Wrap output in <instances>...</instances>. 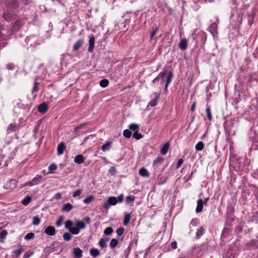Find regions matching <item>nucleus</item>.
I'll return each instance as SVG.
<instances>
[{"label": "nucleus", "mask_w": 258, "mask_h": 258, "mask_svg": "<svg viewBox=\"0 0 258 258\" xmlns=\"http://www.w3.org/2000/svg\"><path fill=\"white\" fill-rule=\"evenodd\" d=\"M6 6L11 8H17L19 7L18 0H6Z\"/></svg>", "instance_id": "obj_4"}, {"label": "nucleus", "mask_w": 258, "mask_h": 258, "mask_svg": "<svg viewBox=\"0 0 258 258\" xmlns=\"http://www.w3.org/2000/svg\"><path fill=\"white\" fill-rule=\"evenodd\" d=\"M183 160L181 159H179L177 161V163L176 164V169H178L181 165L183 164Z\"/></svg>", "instance_id": "obj_54"}, {"label": "nucleus", "mask_w": 258, "mask_h": 258, "mask_svg": "<svg viewBox=\"0 0 258 258\" xmlns=\"http://www.w3.org/2000/svg\"><path fill=\"white\" fill-rule=\"evenodd\" d=\"M246 245L249 249H255L258 248V239H252L246 243Z\"/></svg>", "instance_id": "obj_5"}, {"label": "nucleus", "mask_w": 258, "mask_h": 258, "mask_svg": "<svg viewBox=\"0 0 258 258\" xmlns=\"http://www.w3.org/2000/svg\"><path fill=\"white\" fill-rule=\"evenodd\" d=\"M206 114H207V117L208 118V119L210 121H211L212 120V114H211V112L210 107L209 106H208L206 108Z\"/></svg>", "instance_id": "obj_38"}, {"label": "nucleus", "mask_w": 258, "mask_h": 258, "mask_svg": "<svg viewBox=\"0 0 258 258\" xmlns=\"http://www.w3.org/2000/svg\"><path fill=\"white\" fill-rule=\"evenodd\" d=\"M139 173L141 176L144 177H149L150 176V174L148 171L144 167L139 170Z\"/></svg>", "instance_id": "obj_16"}, {"label": "nucleus", "mask_w": 258, "mask_h": 258, "mask_svg": "<svg viewBox=\"0 0 258 258\" xmlns=\"http://www.w3.org/2000/svg\"><path fill=\"white\" fill-rule=\"evenodd\" d=\"M6 68L9 70H13L14 69V65L13 63H9L7 65Z\"/></svg>", "instance_id": "obj_57"}, {"label": "nucleus", "mask_w": 258, "mask_h": 258, "mask_svg": "<svg viewBox=\"0 0 258 258\" xmlns=\"http://www.w3.org/2000/svg\"><path fill=\"white\" fill-rule=\"evenodd\" d=\"M45 233L49 236H53L55 234V229L52 226L47 227L44 230Z\"/></svg>", "instance_id": "obj_8"}, {"label": "nucleus", "mask_w": 258, "mask_h": 258, "mask_svg": "<svg viewBox=\"0 0 258 258\" xmlns=\"http://www.w3.org/2000/svg\"><path fill=\"white\" fill-rule=\"evenodd\" d=\"M204 205V202L202 199H200L197 201V206L196 207V211L199 213L202 211Z\"/></svg>", "instance_id": "obj_10"}, {"label": "nucleus", "mask_w": 258, "mask_h": 258, "mask_svg": "<svg viewBox=\"0 0 258 258\" xmlns=\"http://www.w3.org/2000/svg\"><path fill=\"white\" fill-rule=\"evenodd\" d=\"M173 76V75L172 73L171 72H170L169 74L167 76V77L166 78V83L165 84V90H167L169 84L171 82V80L172 79Z\"/></svg>", "instance_id": "obj_19"}, {"label": "nucleus", "mask_w": 258, "mask_h": 258, "mask_svg": "<svg viewBox=\"0 0 258 258\" xmlns=\"http://www.w3.org/2000/svg\"><path fill=\"white\" fill-rule=\"evenodd\" d=\"M84 125V124H82L81 125L77 126V127H76V128L75 129V131H77L80 130Z\"/></svg>", "instance_id": "obj_62"}, {"label": "nucleus", "mask_w": 258, "mask_h": 258, "mask_svg": "<svg viewBox=\"0 0 258 258\" xmlns=\"http://www.w3.org/2000/svg\"><path fill=\"white\" fill-rule=\"evenodd\" d=\"M94 199V197L93 196H89L83 200V202L86 204H88L91 203Z\"/></svg>", "instance_id": "obj_33"}, {"label": "nucleus", "mask_w": 258, "mask_h": 258, "mask_svg": "<svg viewBox=\"0 0 258 258\" xmlns=\"http://www.w3.org/2000/svg\"><path fill=\"white\" fill-rule=\"evenodd\" d=\"M63 220V216H60L58 220L56 221L55 224L57 227H60L62 225V222Z\"/></svg>", "instance_id": "obj_45"}, {"label": "nucleus", "mask_w": 258, "mask_h": 258, "mask_svg": "<svg viewBox=\"0 0 258 258\" xmlns=\"http://www.w3.org/2000/svg\"><path fill=\"white\" fill-rule=\"evenodd\" d=\"M237 124V121L235 119H231L228 124L229 126L230 130L232 129L234 127H235Z\"/></svg>", "instance_id": "obj_32"}, {"label": "nucleus", "mask_w": 258, "mask_h": 258, "mask_svg": "<svg viewBox=\"0 0 258 258\" xmlns=\"http://www.w3.org/2000/svg\"><path fill=\"white\" fill-rule=\"evenodd\" d=\"M40 223V219L38 216H35L33 218L32 223L33 225L37 226Z\"/></svg>", "instance_id": "obj_39"}, {"label": "nucleus", "mask_w": 258, "mask_h": 258, "mask_svg": "<svg viewBox=\"0 0 258 258\" xmlns=\"http://www.w3.org/2000/svg\"><path fill=\"white\" fill-rule=\"evenodd\" d=\"M90 253L93 257H96L100 254L99 251L97 248H91L90 250Z\"/></svg>", "instance_id": "obj_23"}, {"label": "nucleus", "mask_w": 258, "mask_h": 258, "mask_svg": "<svg viewBox=\"0 0 258 258\" xmlns=\"http://www.w3.org/2000/svg\"><path fill=\"white\" fill-rule=\"evenodd\" d=\"M164 161V158L162 157L158 156L157 157L156 159L154 161V164H158L162 163Z\"/></svg>", "instance_id": "obj_44"}, {"label": "nucleus", "mask_w": 258, "mask_h": 258, "mask_svg": "<svg viewBox=\"0 0 258 258\" xmlns=\"http://www.w3.org/2000/svg\"><path fill=\"white\" fill-rule=\"evenodd\" d=\"M34 233L32 232H30L27 233L25 236V239L26 240H30L33 239L34 237Z\"/></svg>", "instance_id": "obj_48"}, {"label": "nucleus", "mask_w": 258, "mask_h": 258, "mask_svg": "<svg viewBox=\"0 0 258 258\" xmlns=\"http://www.w3.org/2000/svg\"><path fill=\"white\" fill-rule=\"evenodd\" d=\"M205 230L203 227L198 228L196 231V238L200 239L205 233Z\"/></svg>", "instance_id": "obj_18"}, {"label": "nucleus", "mask_w": 258, "mask_h": 258, "mask_svg": "<svg viewBox=\"0 0 258 258\" xmlns=\"http://www.w3.org/2000/svg\"><path fill=\"white\" fill-rule=\"evenodd\" d=\"M124 231V229L123 228H118L116 230V233L118 236H121Z\"/></svg>", "instance_id": "obj_51"}, {"label": "nucleus", "mask_w": 258, "mask_h": 258, "mask_svg": "<svg viewBox=\"0 0 258 258\" xmlns=\"http://www.w3.org/2000/svg\"><path fill=\"white\" fill-rule=\"evenodd\" d=\"M198 222V219H194L191 221L190 224L191 225H192L193 226H196Z\"/></svg>", "instance_id": "obj_59"}, {"label": "nucleus", "mask_w": 258, "mask_h": 258, "mask_svg": "<svg viewBox=\"0 0 258 258\" xmlns=\"http://www.w3.org/2000/svg\"><path fill=\"white\" fill-rule=\"evenodd\" d=\"M111 142L108 141L106 142L105 144H104L101 147V149L103 151H105L106 150H108L110 149L111 145Z\"/></svg>", "instance_id": "obj_26"}, {"label": "nucleus", "mask_w": 258, "mask_h": 258, "mask_svg": "<svg viewBox=\"0 0 258 258\" xmlns=\"http://www.w3.org/2000/svg\"><path fill=\"white\" fill-rule=\"evenodd\" d=\"M106 241L107 240H105L103 238L100 239L98 244L102 248H105L107 246Z\"/></svg>", "instance_id": "obj_34"}, {"label": "nucleus", "mask_w": 258, "mask_h": 258, "mask_svg": "<svg viewBox=\"0 0 258 258\" xmlns=\"http://www.w3.org/2000/svg\"><path fill=\"white\" fill-rule=\"evenodd\" d=\"M19 126L15 123H11L8 126L7 130V133L10 134L12 132H16L19 130Z\"/></svg>", "instance_id": "obj_6"}, {"label": "nucleus", "mask_w": 258, "mask_h": 258, "mask_svg": "<svg viewBox=\"0 0 258 258\" xmlns=\"http://www.w3.org/2000/svg\"><path fill=\"white\" fill-rule=\"evenodd\" d=\"M169 143L167 142V143H165L163 145V146L162 147V148L161 149L160 152H161V154H162L163 155H165L167 153V152L169 149Z\"/></svg>", "instance_id": "obj_21"}, {"label": "nucleus", "mask_w": 258, "mask_h": 258, "mask_svg": "<svg viewBox=\"0 0 258 258\" xmlns=\"http://www.w3.org/2000/svg\"><path fill=\"white\" fill-rule=\"evenodd\" d=\"M117 203L116 198L114 197H109L107 201L105 202L103 205L105 209H108L111 206L115 205Z\"/></svg>", "instance_id": "obj_2"}, {"label": "nucleus", "mask_w": 258, "mask_h": 258, "mask_svg": "<svg viewBox=\"0 0 258 258\" xmlns=\"http://www.w3.org/2000/svg\"><path fill=\"white\" fill-rule=\"evenodd\" d=\"M133 138L136 139V140H140L143 137V136L141 134L138 133L137 132H135L133 134Z\"/></svg>", "instance_id": "obj_50"}, {"label": "nucleus", "mask_w": 258, "mask_h": 258, "mask_svg": "<svg viewBox=\"0 0 258 258\" xmlns=\"http://www.w3.org/2000/svg\"><path fill=\"white\" fill-rule=\"evenodd\" d=\"M131 214H127L124 217L123 225L126 226L128 224L131 220Z\"/></svg>", "instance_id": "obj_29"}, {"label": "nucleus", "mask_w": 258, "mask_h": 258, "mask_svg": "<svg viewBox=\"0 0 258 258\" xmlns=\"http://www.w3.org/2000/svg\"><path fill=\"white\" fill-rule=\"evenodd\" d=\"M135 200V197L132 196H128L126 197L125 202L126 204H129L131 203H133Z\"/></svg>", "instance_id": "obj_37"}, {"label": "nucleus", "mask_w": 258, "mask_h": 258, "mask_svg": "<svg viewBox=\"0 0 258 258\" xmlns=\"http://www.w3.org/2000/svg\"><path fill=\"white\" fill-rule=\"evenodd\" d=\"M63 238L64 240H67V241H70L72 238V236L71 235V234L68 232H66L63 234Z\"/></svg>", "instance_id": "obj_43"}, {"label": "nucleus", "mask_w": 258, "mask_h": 258, "mask_svg": "<svg viewBox=\"0 0 258 258\" xmlns=\"http://www.w3.org/2000/svg\"><path fill=\"white\" fill-rule=\"evenodd\" d=\"M84 125V124H82L81 125L77 126V127H76V128L75 129V131H77L80 130Z\"/></svg>", "instance_id": "obj_63"}, {"label": "nucleus", "mask_w": 258, "mask_h": 258, "mask_svg": "<svg viewBox=\"0 0 258 258\" xmlns=\"http://www.w3.org/2000/svg\"><path fill=\"white\" fill-rule=\"evenodd\" d=\"M118 244V241L116 239H112L110 242L109 245L111 248H115Z\"/></svg>", "instance_id": "obj_36"}, {"label": "nucleus", "mask_w": 258, "mask_h": 258, "mask_svg": "<svg viewBox=\"0 0 258 258\" xmlns=\"http://www.w3.org/2000/svg\"><path fill=\"white\" fill-rule=\"evenodd\" d=\"M113 232V229L110 227L106 228L104 231V234L106 235H110Z\"/></svg>", "instance_id": "obj_42"}, {"label": "nucleus", "mask_w": 258, "mask_h": 258, "mask_svg": "<svg viewBox=\"0 0 258 258\" xmlns=\"http://www.w3.org/2000/svg\"><path fill=\"white\" fill-rule=\"evenodd\" d=\"M85 161V158L82 154H79L75 157L74 162L80 164Z\"/></svg>", "instance_id": "obj_12"}, {"label": "nucleus", "mask_w": 258, "mask_h": 258, "mask_svg": "<svg viewBox=\"0 0 258 258\" xmlns=\"http://www.w3.org/2000/svg\"><path fill=\"white\" fill-rule=\"evenodd\" d=\"M57 168V166L56 164L52 163L48 167V170L51 173H52L53 171L55 170Z\"/></svg>", "instance_id": "obj_47"}, {"label": "nucleus", "mask_w": 258, "mask_h": 258, "mask_svg": "<svg viewBox=\"0 0 258 258\" xmlns=\"http://www.w3.org/2000/svg\"><path fill=\"white\" fill-rule=\"evenodd\" d=\"M89 42V46L88 48V51L89 52H92L94 48V44H95V38L93 36L90 38Z\"/></svg>", "instance_id": "obj_17"}, {"label": "nucleus", "mask_w": 258, "mask_h": 258, "mask_svg": "<svg viewBox=\"0 0 258 258\" xmlns=\"http://www.w3.org/2000/svg\"><path fill=\"white\" fill-rule=\"evenodd\" d=\"M109 81L107 79H102L100 81L99 84L101 87L105 88L108 85Z\"/></svg>", "instance_id": "obj_31"}, {"label": "nucleus", "mask_w": 258, "mask_h": 258, "mask_svg": "<svg viewBox=\"0 0 258 258\" xmlns=\"http://www.w3.org/2000/svg\"><path fill=\"white\" fill-rule=\"evenodd\" d=\"M167 72V70H165L163 72H161L159 75L152 81V83H155L156 81L161 80L160 87H163V83L164 82L163 77L166 74Z\"/></svg>", "instance_id": "obj_3"}, {"label": "nucleus", "mask_w": 258, "mask_h": 258, "mask_svg": "<svg viewBox=\"0 0 258 258\" xmlns=\"http://www.w3.org/2000/svg\"><path fill=\"white\" fill-rule=\"evenodd\" d=\"M81 192H82V189H79L73 192V197H78L81 194Z\"/></svg>", "instance_id": "obj_52"}, {"label": "nucleus", "mask_w": 258, "mask_h": 258, "mask_svg": "<svg viewBox=\"0 0 258 258\" xmlns=\"http://www.w3.org/2000/svg\"><path fill=\"white\" fill-rule=\"evenodd\" d=\"M123 135L126 138H129L132 136V132L131 131L126 129L123 131Z\"/></svg>", "instance_id": "obj_41"}, {"label": "nucleus", "mask_w": 258, "mask_h": 258, "mask_svg": "<svg viewBox=\"0 0 258 258\" xmlns=\"http://www.w3.org/2000/svg\"><path fill=\"white\" fill-rule=\"evenodd\" d=\"M179 47L182 50H185L187 47V41L186 39H181L179 43Z\"/></svg>", "instance_id": "obj_13"}, {"label": "nucleus", "mask_w": 258, "mask_h": 258, "mask_svg": "<svg viewBox=\"0 0 258 258\" xmlns=\"http://www.w3.org/2000/svg\"><path fill=\"white\" fill-rule=\"evenodd\" d=\"M61 198V194L59 192L56 193L54 197V199L55 200L60 199Z\"/></svg>", "instance_id": "obj_58"}, {"label": "nucleus", "mask_w": 258, "mask_h": 258, "mask_svg": "<svg viewBox=\"0 0 258 258\" xmlns=\"http://www.w3.org/2000/svg\"><path fill=\"white\" fill-rule=\"evenodd\" d=\"M204 148V144L203 142H201V141L198 142L196 144V147H195L196 150L198 151L203 150Z\"/></svg>", "instance_id": "obj_28"}, {"label": "nucleus", "mask_w": 258, "mask_h": 258, "mask_svg": "<svg viewBox=\"0 0 258 258\" xmlns=\"http://www.w3.org/2000/svg\"><path fill=\"white\" fill-rule=\"evenodd\" d=\"M31 201V198L30 196H27L22 201V204L24 206H27Z\"/></svg>", "instance_id": "obj_30"}, {"label": "nucleus", "mask_w": 258, "mask_h": 258, "mask_svg": "<svg viewBox=\"0 0 258 258\" xmlns=\"http://www.w3.org/2000/svg\"><path fill=\"white\" fill-rule=\"evenodd\" d=\"M73 208L72 205L70 203L65 204L63 205L62 211L64 212H68L70 211Z\"/></svg>", "instance_id": "obj_24"}, {"label": "nucleus", "mask_w": 258, "mask_h": 258, "mask_svg": "<svg viewBox=\"0 0 258 258\" xmlns=\"http://www.w3.org/2000/svg\"><path fill=\"white\" fill-rule=\"evenodd\" d=\"M90 222V218L86 217L84 219V221H77L75 223L73 221L68 220L66 221L64 225L66 228L72 234L77 235L80 233V230L85 229L86 228V226L85 223L89 224Z\"/></svg>", "instance_id": "obj_1"}, {"label": "nucleus", "mask_w": 258, "mask_h": 258, "mask_svg": "<svg viewBox=\"0 0 258 258\" xmlns=\"http://www.w3.org/2000/svg\"><path fill=\"white\" fill-rule=\"evenodd\" d=\"M22 26V23L20 21H17L15 22L14 26V29L15 30H18Z\"/></svg>", "instance_id": "obj_40"}, {"label": "nucleus", "mask_w": 258, "mask_h": 258, "mask_svg": "<svg viewBox=\"0 0 258 258\" xmlns=\"http://www.w3.org/2000/svg\"><path fill=\"white\" fill-rule=\"evenodd\" d=\"M128 127L131 130L136 131L139 130V125L137 123H132L129 125Z\"/></svg>", "instance_id": "obj_35"}, {"label": "nucleus", "mask_w": 258, "mask_h": 258, "mask_svg": "<svg viewBox=\"0 0 258 258\" xmlns=\"http://www.w3.org/2000/svg\"><path fill=\"white\" fill-rule=\"evenodd\" d=\"M209 31L213 36H215L217 34V24L216 23H213L209 27Z\"/></svg>", "instance_id": "obj_9"}, {"label": "nucleus", "mask_w": 258, "mask_h": 258, "mask_svg": "<svg viewBox=\"0 0 258 258\" xmlns=\"http://www.w3.org/2000/svg\"><path fill=\"white\" fill-rule=\"evenodd\" d=\"M116 172L115 168L114 167H111L109 169V172L113 174Z\"/></svg>", "instance_id": "obj_64"}, {"label": "nucleus", "mask_w": 258, "mask_h": 258, "mask_svg": "<svg viewBox=\"0 0 258 258\" xmlns=\"http://www.w3.org/2000/svg\"><path fill=\"white\" fill-rule=\"evenodd\" d=\"M34 185L33 182H32V181H28V182H26L25 184H24V186H32Z\"/></svg>", "instance_id": "obj_60"}, {"label": "nucleus", "mask_w": 258, "mask_h": 258, "mask_svg": "<svg viewBox=\"0 0 258 258\" xmlns=\"http://www.w3.org/2000/svg\"><path fill=\"white\" fill-rule=\"evenodd\" d=\"M17 181L16 179H12L6 184V186L10 189H14L17 186Z\"/></svg>", "instance_id": "obj_14"}, {"label": "nucleus", "mask_w": 258, "mask_h": 258, "mask_svg": "<svg viewBox=\"0 0 258 258\" xmlns=\"http://www.w3.org/2000/svg\"><path fill=\"white\" fill-rule=\"evenodd\" d=\"M42 177V176L40 175H37L35 177H34L32 180L34 184L36 185L39 184L40 182Z\"/></svg>", "instance_id": "obj_25"}, {"label": "nucleus", "mask_w": 258, "mask_h": 258, "mask_svg": "<svg viewBox=\"0 0 258 258\" xmlns=\"http://www.w3.org/2000/svg\"><path fill=\"white\" fill-rule=\"evenodd\" d=\"M66 146L64 143L61 142L60 144H59L57 148L58 155H62L64 151L66 149Z\"/></svg>", "instance_id": "obj_11"}, {"label": "nucleus", "mask_w": 258, "mask_h": 258, "mask_svg": "<svg viewBox=\"0 0 258 258\" xmlns=\"http://www.w3.org/2000/svg\"><path fill=\"white\" fill-rule=\"evenodd\" d=\"M171 247L175 249L177 248V242L176 241H173L171 243Z\"/></svg>", "instance_id": "obj_61"}, {"label": "nucleus", "mask_w": 258, "mask_h": 258, "mask_svg": "<svg viewBox=\"0 0 258 258\" xmlns=\"http://www.w3.org/2000/svg\"><path fill=\"white\" fill-rule=\"evenodd\" d=\"M8 234V232L6 230H3L0 232V239H4L6 238L7 235Z\"/></svg>", "instance_id": "obj_49"}, {"label": "nucleus", "mask_w": 258, "mask_h": 258, "mask_svg": "<svg viewBox=\"0 0 258 258\" xmlns=\"http://www.w3.org/2000/svg\"><path fill=\"white\" fill-rule=\"evenodd\" d=\"M83 43V40L80 39L75 42L73 46V50L75 51H77L81 46L82 45Z\"/></svg>", "instance_id": "obj_20"}, {"label": "nucleus", "mask_w": 258, "mask_h": 258, "mask_svg": "<svg viewBox=\"0 0 258 258\" xmlns=\"http://www.w3.org/2000/svg\"><path fill=\"white\" fill-rule=\"evenodd\" d=\"M117 199V203L118 202L119 203H121L123 201V199H124V197H123V195H119L117 198H116Z\"/></svg>", "instance_id": "obj_53"}, {"label": "nucleus", "mask_w": 258, "mask_h": 258, "mask_svg": "<svg viewBox=\"0 0 258 258\" xmlns=\"http://www.w3.org/2000/svg\"><path fill=\"white\" fill-rule=\"evenodd\" d=\"M39 90V83L36 82V79H35V82H34L33 87L32 89V93H34L38 91Z\"/></svg>", "instance_id": "obj_27"}, {"label": "nucleus", "mask_w": 258, "mask_h": 258, "mask_svg": "<svg viewBox=\"0 0 258 258\" xmlns=\"http://www.w3.org/2000/svg\"><path fill=\"white\" fill-rule=\"evenodd\" d=\"M23 251V248L22 246H20V247L17 249H16L14 253L16 254L17 257H19L22 253Z\"/></svg>", "instance_id": "obj_46"}, {"label": "nucleus", "mask_w": 258, "mask_h": 258, "mask_svg": "<svg viewBox=\"0 0 258 258\" xmlns=\"http://www.w3.org/2000/svg\"><path fill=\"white\" fill-rule=\"evenodd\" d=\"M167 181V178H164V177H162L161 178L159 181H158V183L159 184H164Z\"/></svg>", "instance_id": "obj_55"}, {"label": "nucleus", "mask_w": 258, "mask_h": 258, "mask_svg": "<svg viewBox=\"0 0 258 258\" xmlns=\"http://www.w3.org/2000/svg\"><path fill=\"white\" fill-rule=\"evenodd\" d=\"M48 110V106L46 103H42L38 106V110L40 113H45Z\"/></svg>", "instance_id": "obj_15"}, {"label": "nucleus", "mask_w": 258, "mask_h": 258, "mask_svg": "<svg viewBox=\"0 0 258 258\" xmlns=\"http://www.w3.org/2000/svg\"><path fill=\"white\" fill-rule=\"evenodd\" d=\"M155 94L156 95L155 98L151 100L149 103V105L152 107H154L157 105V101L159 99V95H158L157 93H155Z\"/></svg>", "instance_id": "obj_22"}, {"label": "nucleus", "mask_w": 258, "mask_h": 258, "mask_svg": "<svg viewBox=\"0 0 258 258\" xmlns=\"http://www.w3.org/2000/svg\"><path fill=\"white\" fill-rule=\"evenodd\" d=\"M158 30V27H156L154 30H153L152 31L151 33V36H150L151 39H152L154 37V36L156 34V33Z\"/></svg>", "instance_id": "obj_56"}, {"label": "nucleus", "mask_w": 258, "mask_h": 258, "mask_svg": "<svg viewBox=\"0 0 258 258\" xmlns=\"http://www.w3.org/2000/svg\"><path fill=\"white\" fill-rule=\"evenodd\" d=\"M15 15L12 12H6L4 14L3 18L7 21H10L14 18Z\"/></svg>", "instance_id": "obj_7"}]
</instances>
